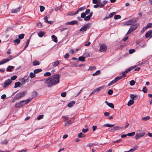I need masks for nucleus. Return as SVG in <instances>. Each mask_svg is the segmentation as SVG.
Returning a JSON list of instances; mask_svg holds the SVG:
<instances>
[{"label": "nucleus", "instance_id": "obj_61", "mask_svg": "<svg viewBox=\"0 0 152 152\" xmlns=\"http://www.w3.org/2000/svg\"><path fill=\"white\" fill-rule=\"evenodd\" d=\"M83 55L84 56V57H88L90 56V55L89 54L87 53H85Z\"/></svg>", "mask_w": 152, "mask_h": 152}, {"label": "nucleus", "instance_id": "obj_63", "mask_svg": "<svg viewBox=\"0 0 152 152\" xmlns=\"http://www.w3.org/2000/svg\"><path fill=\"white\" fill-rule=\"evenodd\" d=\"M62 118H64V121L68 120V119L69 118L68 117H67V116H63L62 117Z\"/></svg>", "mask_w": 152, "mask_h": 152}, {"label": "nucleus", "instance_id": "obj_11", "mask_svg": "<svg viewBox=\"0 0 152 152\" xmlns=\"http://www.w3.org/2000/svg\"><path fill=\"white\" fill-rule=\"evenodd\" d=\"M20 7H18L14 9H12L11 10L12 13H16L20 11Z\"/></svg>", "mask_w": 152, "mask_h": 152}, {"label": "nucleus", "instance_id": "obj_42", "mask_svg": "<svg viewBox=\"0 0 152 152\" xmlns=\"http://www.w3.org/2000/svg\"><path fill=\"white\" fill-rule=\"evenodd\" d=\"M75 13H76V12L74 13V12L71 11V12H69L68 13V15H70V16L74 15H75L77 14H75Z\"/></svg>", "mask_w": 152, "mask_h": 152}, {"label": "nucleus", "instance_id": "obj_2", "mask_svg": "<svg viewBox=\"0 0 152 152\" xmlns=\"http://www.w3.org/2000/svg\"><path fill=\"white\" fill-rule=\"evenodd\" d=\"M31 100V99H28L26 100L21 101L15 105V107L16 108H19L29 102Z\"/></svg>", "mask_w": 152, "mask_h": 152}, {"label": "nucleus", "instance_id": "obj_64", "mask_svg": "<svg viewBox=\"0 0 152 152\" xmlns=\"http://www.w3.org/2000/svg\"><path fill=\"white\" fill-rule=\"evenodd\" d=\"M30 38L29 39H27V41L26 42L25 45L27 46H28V45H29V42L30 41Z\"/></svg>", "mask_w": 152, "mask_h": 152}, {"label": "nucleus", "instance_id": "obj_59", "mask_svg": "<svg viewBox=\"0 0 152 152\" xmlns=\"http://www.w3.org/2000/svg\"><path fill=\"white\" fill-rule=\"evenodd\" d=\"M86 16V14L84 12L82 13L81 15V17L82 18H85Z\"/></svg>", "mask_w": 152, "mask_h": 152}, {"label": "nucleus", "instance_id": "obj_56", "mask_svg": "<svg viewBox=\"0 0 152 152\" xmlns=\"http://www.w3.org/2000/svg\"><path fill=\"white\" fill-rule=\"evenodd\" d=\"M146 27L148 28H151L152 27V23H149L146 26Z\"/></svg>", "mask_w": 152, "mask_h": 152}, {"label": "nucleus", "instance_id": "obj_7", "mask_svg": "<svg viewBox=\"0 0 152 152\" xmlns=\"http://www.w3.org/2000/svg\"><path fill=\"white\" fill-rule=\"evenodd\" d=\"M12 82V80L10 79H8L5 81L4 83V86L3 87L4 88H6L9 86Z\"/></svg>", "mask_w": 152, "mask_h": 152}, {"label": "nucleus", "instance_id": "obj_41", "mask_svg": "<svg viewBox=\"0 0 152 152\" xmlns=\"http://www.w3.org/2000/svg\"><path fill=\"white\" fill-rule=\"evenodd\" d=\"M39 7H40V11L41 12H43L44 11V10L45 9V7H44L43 6H41V5H40L39 6Z\"/></svg>", "mask_w": 152, "mask_h": 152}, {"label": "nucleus", "instance_id": "obj_55", "mask_svg": "<svg viewBox=\"0 0 152 152\" xmlns=\"http://www.w3.org/2000/svg\"><path fill=\"white\" fill-rule=\"evenodd\" d=\"M96 69V68L94 66H91L89 67V69H88V70H95Z\"/></svg>", "mask_w": 152, "mask_h": 152}, {"label": "nucleus", "instance_id": "obj_48", "mask_svg": "<svg viewBox=\"0 0 152 152\" xmlns=\"http://www.w3.org/2000/svg\"><path fill=\"white\" fill-rule=\"evenodd\" d=\"M135 83V82L133 80H132L130 81L129 84L131 86H133L134 85Z\"/></svg>", "mask_w": 152, "mask_h": 152}, {"label": "nucleus", "instance_id": "obj_3", "mask_svg": "<svg viewBox=\"0 0 152 152\" xmlns=\"http://www.w3.org/2000/svg\"><path fill=\"white\" fill-rule=\"evenodd\" d=\"M26 94V91H23L16 94L14 97V99H19L23 97Z\"/></svg>", "mask_w": 152, "mask_h": 152}, {"label": "nucleus", "instance_id": "obj_24", "mask_svg": "<svg viewBox=\"0 0 152 152\" xmlns=\"http://www.w3.org/2000/svg\"><path fill=\"white\" fill-rule=\"evenodd\" d=\"M21 85V83L19 82H16L15 84L14 88H16L19 87Z\"/></svg>", "mask_w": 152, "mask_h": 152}, {"label": "nucleus", "instance_id": "obj_54", "mask_svg": "<svg viewBox=\"0 0 152 152\" xmlns=\"http://www.w3.org/2000/svg\"><path fill=\"white\" fill-rule=\"evenodd\" d=\"M113 93V91L111 89L109 90L108 91L107 94L108 95H111Z\"/></svg>", "mask_w": 152, "mask_h": 152}, {"label": "nucleus", "instance_id": "obj_6", "mask_svg": "<svg viewBox=\"0 0 152 152\" xmlns=\"http://www.w3.org/2000/svg\"><path fill=\"white\" fill-rule=\"evenodd\" d=\"M137 18H134L130 20L127 21L126 24L127 25H131L134 24L137 20Z\"/></svg>", "mask_w": 152, "mask_h": 152}, {"label": "nucleus", "instance_id": "obj_30", "mask_svg": "<svg viewBox=\"0 0 152 152\" xmlns=\"http://www.w3.org/2000/svg\"><path fill=\"white\" fill-rule=\"evenodd\" d=\"M14 42L15 45H18L20 43V41L19 39H17L14 40Z\"/></svg>", "mask_w": 152, "mask_h": 152}, {"label": "nucleus", "instance_id": "obj_44", "mask_svg": "<svg viewBox=\"0 0 152 152\" xmlns=\"http://www.w3.org/2000/svg\"><path fill=\"white\" fill-rule=\"evenodd\" d=\"M114 127L115 128V130H120L122 129L123 128V127H121L118 126H115Z\"/></svg>", "mask_w": 152, "mask_h": 152}, {"label": "nucleus", "instance_id": "obj_58", "mask_svg": "<svg viewBox=\"0 0 152 152\" xmlns=\"http://www.w3.org/2000/svg\"><path fill=\"white\" fill-rule=\"evenodd\" d=\"M147 88L145 87H144L143 88L142 91L144 93H146L147 92Z\"/></svg>", "mask_w": 152, "mask_h": 152}, {"label": "nucleus", "instance_id": "obj_22", "mask_svg": "<svg viewBox=\"0 0 152 152\" xmlns=\"http://www.w3.org/2000/svg\"><path fill=\"white\" fill-rule=\"evenodd\" d=\"M103 88V87L102 86H101V87H99L95 89L94 90V91L95 92H99L100 90H101V89H102V88Z\"/></svg>", "mask_w": 152, "mask_h": 152}, {"label": "nucleus", "instance_id": "obj_40", "mask_svg": "<svg viewBox=\"0 0 152 152\" xmlns=\"http://www.w3.org/2000/svg\"><path fill=\"white\" fill-rule=\"evenodd\" d=\"M35 75L34 74V73H33V72H31L30 73L29 77L31 78H32L35 77Z\"/></svg>", "mask_w": 152, "mask_h": 152}, {"label": "nucleus", "instance_id": "obj_28", "mask_svg": "<svg viewBox=\"0 0 152 152\" xmlns=\"http://www.w3.org/2000/svg\"><path fill=\"white\" fill-rule=\"evenodd\" d=\"M85 135L82 132L80 133L77 135V137L78 138L84 137H85Z\"/></svg>", "mask_w": 152, "mask_h": 152}, {"label": "nucleus", "instance_id": "obj_18", "mask_svg": "<svg viewBox=\"0 0 152 152\" xmlns=\"http://www.w3.org/2000/svg\"><path fill=\"white\" fill-rule=\"evenodd\" d=\"M138 26V25L137 24H135L134 25H132L130 28V29H131L132 31H133L135 30Z\"/></svg>", "mask_w": 152, "mask_h": 152}, {"label": "nucleus", "instance_id": "obj_53", "mask_svg": "<svg viewBox=\"0 0 152 152\" xmlns=\"http://www.w3.org/2000/svg\"><path fill=\"white\" fill-rule=\"evenodd\" d=\"M136 150V148H134L133 149H131L128 151H125L124 152H133Z\"/></svg>", "mask_w": 152, "mask_h": 152}, {"label": "nucleus", "instance_id": "obj_49", "mask_svg": "<svg viewBox=\"0 0 152 152\" xmlns=\"http://www.w3.org/2000/svg\"><path fill=\"white\" fill-rule=\"evenodd\" d=\"M135 134V132H132L129 133L127 134V136H133Z\"/></svg>", "mask_w": 152, "mask_h": 152}, {"label": "nucleus", "instance_id": "obj_33", "mask_svg": "<svg viewBox=\"0 0 152 152\" xmlns=\"http://www.w3.org/2000/svg\"><path fill=\"white\" fill-rule=\"evenodd\" d=\"M59 62L57 60L54 62V64L53 65V66L54 67H55L58 65Z\"/></svg>", "mask_w": 152, "mask_h": 152}, {"label": "nucleus", "instance_id": "obj_52", "mask_svg": "<svg viewBox=\"0 0 152 152\" xmlns=\"http://www.w3.org/2000/svg\"><path fill=\"white\" fill-rule=\"evenodd\" d=\"M114 125H115L114 124L111 125V124H105L104 125V126H105L107 127H112L114 126Z\"/></svg>", "mask_w": 152, "mask_h": 152}, {"label": "nucleus", "instance_id": "obj_34", "mask_svg": "<svg viewBox=\"0 0 152 152\" xmlns=\"http://www.w3.org/2000/svg\"><path fill=\"white\" fill-rule=\"evenodd\" d=\"M100 70H97L96 72L93 74L92 75L93 76H96L100 74Z\"/></svg>", "mask_w": 152, "mask_h": 152}, {"label": "nucleus", "instance_id": "obj_43", "mask_svg": "<svg viewBox=\"0 0 152 152\" xmlns=\"http://www.w3.org/2000/svg\"><path fill=\"white\" fill-rule=\"evenodd\" d=\"M66 92H64L61 93V96L63 97H65L66 96Z\"/></svg>", "mask_w": 152, "mask_h": 152}, {"label": "nucleus", "instance_id": "obj_9", "mask_svg": "<svg viewBox=\"0 0 152 152\" xmlns=\"http://www.w3.org/2000/svg\"><path fill=\"white\" fill-rule=\"evenodd\" d=\"M107 1H102V3H101L100 0L99 1L98 4H99L100 7L102 8L106 4H107Z\"/></svg>", "mask_w": 152, "mask_h": 152}, {"label": "nucleus", "instance_id": "obj_46", "mask_svg": "<svg viewBox=\"0 0 152 152\" xmlns=\"http://www.w3.org/2000/svg\"><path fill=\"white\" fill-rule=\"evenodd\" d=\"M149 118H150V117L149 116H148L146 117H143L142 118V120L146 121L148 120Z\"/></svg>", "mask_w": 152, "mask_h": 152}, {"label": "nucleus", "instance_id": "obj_62", "mask_svg": "<svg viewBox=\"0 0 152 152\" xmlns=\"http://www.w3.org/2000/svg\"><path fill=\"white\" fill-rule=\"evenodd\" d=\"M92 3L94 4H97L99 1L98 0H92Z\"/></svg>", "mask_w": 152, "mask_h": 152}, {"label": "nucleus", "instance_id": "obj_38", "mask_svg": "<svg viewBox=\"0 0 152 152\" xmlns=\"http://www.w3.org/2000/svg\"><path fill=\"white\" fill-rule=\"evenodd\" d=\"M72 123L73 122L71 120H69L65 124V126H68L72 124Z\"/></svg>", "mask_w": 152, "mask_h": 152}, {"label": "nucleus", "instance_id": "obj_8", "mask_svg": "<svg viewBox=\"0 0 152 152\" xmlns=\"http://www.w3.org/2000/svg\"><path fill=\"white\" fill-rule=\"evenodd\" d=\"M145 134V133L144 132H142L141 133H137L136 134L135 138L136 140H137L143 136Z\"/></svg>", "mask_w": 152, "mask_h": 152}, {"label": "nucleus", "instance_id": "obj_37", "mask_svg": "<svg viewBox=\"0 0 152 152\" xmlns=\"http://www.w3.org/2000/svg\"><path fill=\"white\" fill-rule=\"evenodd\" d=\"M27 80V79L22 78L20 79V80L22 84L24 83Z\"/></svg>", "mask_w": 152, "mask_h": 152}, {"label": "nucleus", "instance_id": "obj_20", "mask_svg": "<svg viewBox=\"0 0 152 152\" xmlns=\"http://www.w3.org/2000/svg\"><path fill=\"white\" fill-rule=\"evenodd\" d=\"M51 38L53 39V41L55 42H58L57 38L55 35H53L51 36Z\"/></svg>", "mask_w": 152, "mask_h": 152}, {"label": "nucleus", "instance_id": "obj_15", "mask_svg": "<svg viewBox=\"0 0 152 152\" xmlns=\"http://www.w3.org/2000/svg\"><path fill=\"white\" fill-rule=\"evenodd\" d=\"M105 103H106L108 106L110 107L111 108H114V105L112 103H109L107 101H105Z\"/></svg>", "mask_w": 152, "mask_h": 152}, {"label": "nucleus", "instance_id": "obj_14", "mask_svg": "<svg viewBox=\"0 0 152 152\" xmlns=\"http://www.w3.org/2000/svg\"><path fill=\"white\" fill-rule=\"evenodd\" d=\"M48 17L47 16H45L44 18L45 22L47 23L50 24H52L53 23V22L52 21H49L48 20Z\"/></svg>", "mask_w": 152, "mask_h": 152}, {"label": "nucleus", "instance_id": "obj_45", "mask_svg": "<svg viewBox=\"0 0 152 152\" xmlns=\"http://www.w3.org/2000/svg\"><path fill=\"white\" fill-rule=\"evenodd\" d=\"M121 16L119 15H116L114 17V19L115 20L120 19L121 18Z\"/></svg>", "mask_w": 152, "mask_h": 152}, {"label": "nucleus", "instance_id": "obj_13", "mask_svg": "<svg viewBox=\"0 0 152 152\" xmlns=\"http://www.w3.org/2000/svg\"><path fill=\"white\" fill-rule=\"evenodd\" d=\"M8 9V6L7 5H4L1 7V11L3 12L6 11Z\"/></svg>", "mask_w": 152, "mask_h": 152}, {"label": "nucleus", "instance_id": "obj_26", "mask_svg": "<svg viewBox=\"0 0 152 152\" xmlns=\"http://www.w3.org/2000/svg\"><path fill=\"white\" fill-rule=\"evenodd\" d=\"M45 34V32L42 31H39L38 33V35L40 37H42Z\"/></svg>", "mask_w": 152, "mask_h": 152}, {"label": "nucleus", "instance_id": "obj_51", "mask_svg": "<svg viewBox=\"0 0 152 152\" xmlns=\"http://www.w3.org/2000/svg\"><path fill=\"white\" fill-rule=\"evenodd\" d=\"M51 75V74L50 72H46L44 74V76H50Z\"/></svg>", "mask_w": 152, "mask_h": 152}, {"label": "nucleus", "instance_id": "obj_1", "mask_svg": "<svg viewBox=\"0 0 152 152\" xmlns=\"http://www.w3.org/2000/svg\"><path fill=\"white\" fill-rule=\"evenodd\" d=\"M60 77L59 74L54 75L49 77L45 80L44 83L45 84H48L47 86L50 87L58 83L59 82Z\"/></svg>", "mask_w": 152, "mask_h": 152}, {"label": "nucleus", "instance_id": "obj_47", "mask_svg": "<svg viewBox=\"0 0 152 152\" xmlns=\"http://www.w3.org/2000/svg\"><path fill=\"white\" fill-rule=\"evenodd\" d=\"M44 115H39V116L37 117V119L38 120H40L42 119L44 117Z\"/></svg>", "mask_w": 152, "mask_h": 152}, {"label": "nucleus", "instance_id": "obj_32", "mask_svg": "<svg viewBox=\"0 0 152 152\" xmlns=\"http://www.w3.org/2000/svg\"><path fill=\"white\" fill-rule=\"evenodd\" d=\"M24 34H23L19 35L18 36V39H23L24 37Z\"/></svg>", "mask_w": 152, "mask_h": 152}, {"label": "nucleus", "instance_id": "obj_23", "mask_svg": "<svg viewBox=\"0 0 152 152\" xmlns=\"http://www.w3.org/2000/svg\"><path fill=\"white\" fill-rule=\"evenodd\" d=\"M78 59L79 61L82 62H84L85 61V57L82 56L79 57Z\"/></svg>", "mask_w": 152, "mask_h": 152}, {"label": "nucleus", "instance_id": "obj_25", "mask_svg": "<svg viewBox=\"0 0 152 152\" xmlns=\"http://www.w3.org/2000/svg\"><path fill=\"white\" fill-rule=\"evenodd\" d=\"M134 102L133 100H130L128 102L127 105L128 106H129L132 105L134 103Z\"/></svg>", "mask_w": 152, "mask_h": 152}, {"label": "nucleus", "instance_id": "obj_5", "mask_svg": "<svg viewBox=\"0 0 152 152\" xmlns=\"http://www.w3.org/2000/svg\"><path fill=\"white\" fill-rule=\"evenodd\" d=\"M100 47L99 51L100 52H105L107 49V47L104 44H101Z\"/></svg>", "mask_w": 152, "mask_h": 152}, {"label": "nucleus", "instance_id": "obj_16", "mask_svg": "<svg viewBox=\"0 0 152 152\" xmlns=\"http://www.w3.org/2000/svg\"><path fill=\"white\" fill-rule=\"evenodd\" d=\"M152 33V31L151 30H150L147 32L145 34V37L146 38L150 36H151V34Z\"/></svg>", "mask_w": 152, "mask_h": 152}, {"label": "nucleus", "instance_id": "obj_57", "mask_svg": "<svg viewBox=\"0 0 152 152\" xmlns=\"http://www.w3.org/2000/svg\"><path fill=\"white\" fill-rule=\"evenodd\" d=\"M135 51L134 49H131L129 50V52L130 54H132Z\"/></svg>", "mask_w": 152, "mask_h": 152}, {"label": "nucleus", "instance_id": "obj_21", "mask_svg": "<svg viewBox=\"0 0 152 152\" xmlns=\"http://www.w3.org/2000/svg\"><path fill=\"white\" fill-rule=\"evenodd\" d=\"M37 95V93L36 91L33 92L32 93L31 96L32 98H34L36 97Z\"/></svg>", "mask_w": 152, "mask_h": 152}, {"label": "nucleus", "instance_id": "obj_12", "mask_svg": "<svg viewBox=\"0 0 152 152\" xmlns=\"http://www.w3.org/2000/svg\"><path fill=\"white\" fill-rule=\"evenodd\" d=\"M78 24V23L77 21L76 20H73L71 22H68L66 23V25H73L76 24Z\"/></svg>", "mask_w": 152, "mask_h": 152}, {"label": "nucleus", "instance_id": "obj_10", "mask_svg": "<svg viewBox=\"0 0 152 152\" xmlns=\"http://www.w3.org/2000/svg\"><path fill=\"white\" fill-rule=\"evenodd\" d=\"M115 14H116V12H112L110 14H109V15L108 16L105 17L103 18V20H105L106 19L111 18Z\"/></svg>", "mask_w": 152, "mask_h": 152}, {"label": "nucleus", "instance_id": "obj_17", "mask_svg": "<svg viewBox=\"0 0 152 152\" xmlns=\"http://www.w3.org/2000/svg\"><path fill=\"white\" fill-rule=\"evenodd\" d=\"M75 103V102L74 101H71L68 104H67V106L69 107H72L74 105Z\"/></svg>", "mask_w": 152, "mask_h": 152}, {"label": "nucleus", "instance_id": "obj_50", "mask_svg": "<svg viewBox=\"0 0 152 152\" xmlns=\"http://www.w3.org/2000/svg\"><path fill=\"white\" fill-rule=\"evenodd\" d=\"M90 18L91 17H90V16L88 15L85 17L84 19V20L85 21L89 20H90Z\"/></svg>", "mask_w": 152, "mask_h": 152}, {"label": "nucleus", "instance_id": "obj_29", "mask_svg": "<svg viewBox=\"0 0 152 152\" xmlns=\"http://www.w3.org/2000/svg\"><path fill=\"white\" fill-rule=\"evenodd\" d=\"M42 71V69H35L34 71V74H36V73H37Z\"/></svg>", "mask_w": 152, "mask_h": 152}, {"label": "nucleus", "instance_id": "obj_31", "mask_svg": "<svg viewBox=\"0 0 152 152\" xmlns=\"http://www.w3.org/2000/svg\"><path fill=\"white\" fill-rule=\"evenodd\" d=\"M85 8L83 7H80V8H79L78 10L76 12V13L75 14H77L78 12H80L81 11H82L84 10Z\"/></svg>", "mask_w": 152, "mask_h": 152}, {"label": "nucleus", "instance_id": "obj_35", "mask_svg": "<svg viewBox=\"0 0 152 152\" xmlns=\"http://www.w3.org/2000/svg\"><path fill=\"white\" fill-rule=\"evenodd\" d=\"M8 141L7 140H5L3 141H1V143L2 145H6L8 143Z\"/></svg>", "mask_w": 152, "mask_h": 152}, {"label": "nucleus", "instance_id": "obj_27", "mask_svg": "<svg viewBox=\"0 0 152 152\" xmlns=\"http://www.w3.org/2000/svg\"><path fill=\"white\" fill-rule=\"evenodd\" d=\"M32 64L34 66H36L39 65L40 64V63L39 61L37 60H34Z\"/></svg>", "mask_w": 152, "mask_h": 152}, {"label": "nucleus", "instance_id": "obj_39", "mask_svg": "<svg viewBox=\"0 0 152 152\" xmlns=\"http://www.w3.org/2000/svg\"><path fill=\"white\" fill-rule=\"evenodd\" d=\"M7 61H8V60L6 59L2 60V61H0V65L7 62Z\"/></svg>", "mask_w": 152, "mask_h": 152}, {"label": "nucleus", "instance_id": "obj_60", "mask_svg": "<svg viewBox=\"0 0 152 152\" xmlns=\"http://www.w3.org/2000/svg\"><path fill=\"white\" fill-rule=\"evenodd\" d=\"M17 77V76L16 75H14L12 76L11 77V80H15Z\"/></svg>", "mask_w": 152, "mask_h": 152}, {"label": "nucleus", "instance_id": "obj_4", "mask_svg": "<svg viewBox=\"0 0 152 152\" xmlns=\"http://www.w3.org/2000/svg\"><path fill=\"white\" fill-rule=\"evenodd\" d=\"M91 26V23H88L84 26H83L80 29V31H86L87 29L88 28Z\"/></svg>", "mask_w": 152, "mask_h": 152}, {"label": "nucleus", "instance_id": "obj_36", "mask_svg": "<svg viewBox=\"0 0 152 152\" xmlns=\"http://www.w3.org/2000/svg\"><path fill=\"white\" fill-rule=\"evenodd\" d=\"M116 82V80L115 79H114L113 80L111 81L108 84V86H110Z\"/></svg>", "mask_w": 152, "mask_h": 152}, {"label": "nucleus", "instance_id": "obj_19", "mask_svg": "<svg viewBox=\"0 0 152 152\" xmlns=\"http://www.w3.org/2000/svg\"><path fill=\"white\" fill-rule=\"evenodd\" d=\"M14 66H8L7 69L6 71L7 72H11L12 71V69L14 68Z\"/></svg>", "mask_w": 152, "mask_h": 152}]
</instances>
